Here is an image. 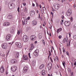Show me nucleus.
Returning <instances> with one entry per match:
<instances>
[{"label": "nucleus", "mask_w": 76, "mask_h": 76, "mask_svg": "<svg viewBox=\"0 0 76 76\" xmlns=\"http://www.w3.org/2000/svg\"><path fill=\"white\" fill-rule=\"evenodd\" d=\"M32 6H33V7H35V4L34 3H33Z\"/></svg>", "instance_id": "54"}, {"label": "nucleus", "mask_w": 76, "mask_h": 76, "mask_svg": "<svg viewBox=\"0 0 76 76\" xmlns=\"http://www.w3.org/2000/svg\"><path fill=\"white\" fill-rule=\"evenodd\" d=\"M4 68H3V66H2L0 69V72L1 73H3L4 72Z\"/></svg>", "instance_id": "15"}, {"label": "nucleus", "mask_w": 76, "mask_h": 76, "mask_svg": "<svg viewBox=\"0 0 76 76\" xmlns=\"http://www.w3.org/2000/svg\"><path fill=\"white\" fill-rule=\"evenodd\" d=\"M42 43H43V44L45 45V42H44V39H42Z\"/></svg>", "instance_id": "32"}, {"label": "nucleus", "mask_w": 76, "mask_h": 76, "mask_svg": "<svg viewBox=\"0 0 76 76\" xmlns=\"http://www.w3.org/2000/svg\"><path fill=\"white\" fill-rule=\"evenodd\" d=\"M30 53H28V56H29V58H31V56L30 55Z\"/></svg>", "instance_id": "45"}, {"label": "nucleus", "mask_w": 76, "mask_h": 76, "mask_svg": "<svg viewBox=\"0 0 76 76\" xmlns=\"http://www.w3.org/2000/svg\"><path fill=\"white\" fill-rule=\"evenodd\" d=\"M8 6L10 9H12L15 8V4L13 3L10 4V3L9 2L8 4Z\"/></svg>", "instance_id": "1"}, {"label": "nucleus", "mask_w": 76, "mask_h": 76, "mask_svg": "<svg viewBox=\"0 0 76 76\" xmlns=\"http://www.w3.org/2000/svg\"><path fill=\"white\" fill-rule=\"evenodd\" d=\"M39 6L40 7V9H41V5L40 4L39 5Z\"/></svg>", "instance_id": "55"}, {"label": "nucleus", "mask_w": 76, "mask_h": 76, "mask_svg": "<svg viewBox=\"0 0 76 76\" xmlns=\"http://www.w3.org/2000/svg\"><path fill=\"white\" fill-rule=\"evenodd\" d=\"M73 27L74 28L76 29V24H75V25L73 26Z\"/></svg>", "instance_id": "36"}, {"label": "nucleus", "mask_w": 76, "mask_h": 76, "mask_svg": "<svg viewBox=\"0 0 76 76\" xmlns=\"http://www.w3.org/2000/svg\"><path fill=\"white\" fill-rule=\"evenodd\" d=\"M38 53H39V50H36L35 51V52L34 53V54L35 56H36V57H37L38 56Z\"/></svg>", "instance_id": "10"}, {"label": "nucleus", "mask_w": 76, "mask_h": 76, "mask_svg": "<svg viewBox=\"0 0 76 76\" xmlns=\"http://www.w3.org/2000/svg\"><path fill=\"white\" fill-rule=\"evenodd\" d=\"M18 12H20V10H19V7H18Z\"/></svg>", "instance_id": "43"}, {"label": "nucleus", "mask_w": 76, "mask_h": 76, "mask_svg": "<svg viewBox=\"0 0 76 76\" xmlns=\"http://www.w3.org/2000/svg\"><path fill=\"white\" fill-rule=\"evenodd\" d=\"M11 37L12 36L11 35V34H8L6 37L7 41H9Z\"/></svg>", "instance_id": "4"}, {"label": "nucleus", "mask_w": 76, "mask_h": 76, "mask_svg": "<svg viewBox=\"0 0 76 76\" xmlns=\"http://www.w3.org/2000/svg\"><path fill=\"white\" fill-rule=\"evenodd\" d=\"M17 34H18V35H19V34H20V32L19 31H18Z\"/></svg>", "instance_id": "42"}, {"label": "nucleus", "mask_w": 76, "mask_h": 76, "mask_svg": "<svg viewBox=\"0 0 76 76\" xmlns=\"http://www.w3.org/2000/svg\"><path fill=\"white\" fill-rule=\"evenodd\" d=\"M49 56H51V52H50V51H49Z\"/></svg>", "instance_id": "48"}, {"label": "nucleus", "mask_w": 76, "mask_h": 76, "mask_svg": "<svg viewBox=\"0 0 76 76\" xmlns=\"http://www.w3.org/2000/svg\"><path fill=\"white\" fill-rule=\"evenodd\" d=\"M5 29H6V31H8V28H6Z\"/></svg>", "instance_id": "61"}, {"label": "nucleus", "mask_w": 76, "mask_h": 76, "mask_svg": "<svg viewBox=\"0 0 76 76\" xmlns=\"http://www.w3.org/2000/svg\"><path fill=\"white\" fill-rule=\"evenodd\" d=\"M39 19H41L42 20V18H40V15H39Z\"/></svg>", "instance_id": "51"}, {"label": "nucleus", "mask_w": 76, "mask_h": 76, "mask_svg": "<svg viewBox=\"0 0 76 76\" xmlns=\"http://www.w3.org/2000/svg\"><path fill=\"white\" fill-rule=\"evenodd\" d=\"M73 38L74 39H76V35H74L73 36Z\"/></svg>", "instance_id": "35"}, {"label": "nucleus", "mask_w": 76, "mask_h": 76, "mask_svg": "<svg viewBox=\"0 0 76 76\" xmlns=\"http://www.w3.org/2000/svg\"><path fill=\"white\" fill-rule=\"evenodd\" d=\"M53 6L55 7V8H56V9L58 10V8L60 7V5L58 4H53Z\"/></svg>", "instance_id": "9"}, {"label": "nucleus", "mask_w": 76, "mask_h": 76, "mask_svg": "<svg viewBox=\"0 0 76 76\" xmlns=\"http://www.w3.org/2000/svg\"><path fill=\"white\" fill-rule=\"evenodd\" d=\"M61 31H62V28H60L58 29V30H57L56 32L57 34H58V33H59L60 32H61Z\"/></svg>", "instance_id": "23"}, {"label": "nucleus", "mask_w": 76, "mask_h": 76, "mask_svg": "<svg viewBox=\"0 0 76 76\" xmlns=\"http://www.w3.org/2000/svg\"><path fill=\"white\" fill-rule=\"evenodd\" d=\"M54 61H55V60H58V58H55V59H54Z\"/></svg>", "instance_id": "40"}, {"label": "nucleus", "mask_w": 76, "mask_h": 76, "mask_svg": "<svg viewBox=\"0 0 76 76\" xmlns=\"http://www.w3.org/2000/svg\"><path fill=\"white\" fill-rule=\"evenodd\" d=\"M52 11H53V12L54 11H55V10H54V9H53V8H52Z\"/></svg>", "instance_id": "59"}, {"label": "nucleus", "mask_w": 76, "mask_h": 76, "mask_svg": "<svg viewBox=\"0 0 76 76\" xmlns=\"http://www.w3.org/2000/svg\"><path fill=\"white\" fill-rule=\"evenodd\" d=\"M34 45H33V44H31V47L30 48L29 50V52L30 53H31V51H32V50L34 49Z\"/></svg>", "instance_id": "13"}, {"label": "nucleus", "mask_w": 76, "mask_h": 76, "mask_svg": "<svg viewBox=\"0 0 76 76\" xmlns=\"http://www.w3.org/2000/svg\"><path fill=\"white\" fill-rule=\"evenodd\" d=\"M28 70V68H27V67L25 66L24 67V68L23 69V73H26L27 72Z\"/></svg>", "instance_id": "14"}, {"label": "nucleus", "mask_w": 76, "mask_h": 76, "mask_svg": "<svg viewBox=\"0 0 76 76\" xmlns=\"http://www.w3.org/2000/svg\"><path fill=\"white\" fill-rule=\"evenodd\" d=\"M7 18L9 19H13V18L12 15H9L8 16Z\"/></svg>", "instance_id": "21"}, {"label": "nucleus", "mask_w": 76, "mask_h": 76, "mask_svg": "<svg viewBox=\"0 0 76 76\" xmlns=\"http://www.w3.org/2000/svg\"><path fill=\"white\" fill-rule=\"evenodd\" d=\"M58 38H59V39L61 38V35L59 36L58 37Z\"/></svg>", "instance_id": "46"}, {"label": "nucleus", "mask_w": 76, "mask_h": 76, "mask_svg": "<svg viewBox=\"0 0 76 76\" xmlns=\"http://www.w3.org/2000/svg\"><path fill=\"white\" fill-rule=\"evenodd\" d=\"M36 6H37V7H38L39 6H38V3H36Z\"/></svg>", "instance_id": "50"}, {"label": "nucleus", "mask_w": 76, "mask_h": 76, "mask_svg": "<svg viewBox=\"0 0 76 76\" xmlns=\"http://www.w3.org/2000/svg\"><path fill=\"white\" fill-rule=\"evenodd\" d=\"M43 10H46V8H45V7H43Z\"/></svg>", "instance_id": "37"}, {"label": "nucleus", "mask_w": 76, "mask_h": 76, "mask_svg": "<svg viewBox=\"0 0 76 76\" xmlns=\"http://www.w3.org/2000/svg\"><path fill=\"white\" fill-rule=\"evenodd\" d=\"M63 53H64L65 52V49L63 48Z\"/></svg>", "instance_id": "38"}, {"label": "nucleus", "mask_w": 76, "mask_h": 76, "mask_svg": "<svg viewBox=\"0 0 76 76\" xmlns=\"http://www.w3.org/2000/svg\"><path fill=\"white\" fill-rule=\"evenodd\" d=\"M12 2H13V1H15V0H11Z\"/></svg>", "instance_id": "60"}, {"label": "nucleus", "mask_w": 76, "mask_h": 76, "mask_svg": "<svg viewBox=\"0 0 76 76\" xmlns=\"http://www.w3.org/2000/svg\"><path fill=\"white\" fill-rule=\"evenodd\" d=\"M37 23V22L36 21L33 20L32 21V25H36Z\"/></svg>", "instance_id": "16"}, {"label": "nucleus", "mask_w": 76, "mask_h": 76, "mask_svg": "<svg viewBox=\"0 0 76 76\" xmlns=\"http://www.w3.org/2000/svg\"><path fill=\"white\" fill-rule=\"evenodd\" d=\"M48 66L51 67H52V63H50L48 64Z\"/></svg>", "instance_id": "29"}, {"label": "nucleus", "mask_w": 76, "mask_h": 76, "mask_svg": "<svg viewBox=\"0 0 76 76\" xmlns=\"http://www.w3.org/2000/svg\"><path fill=\"white\" fill-rule=\"evenodd\" d=\"M64 25L66 26H69L70 25V22L69 21H66L64 22Z\"/></svg>", "instance_id": "6"}, {"label": "nucleus", "mask_w": 76, "mask_h": 76, "mask_svg": "<svg viewBox=\"0 0 76 76\" xmlns=\"http://www.w3.org/2000/svg\"><path fill=\"white\" fill-rule=\"evenodd\" d=\"M23 6H26V3H23Z\"/></svg>", "instance_id": "49"}, {"label": "nucleus", "mask_w": 76, "mask_h": 76, "mask_svg": "<svg viewBox=\"0 0 76 76\" xmlns=\"http://www.w3.org/2000/svg\"><path fill=\"white\" fill-rule=\"evenodd\" d=\"M3 25L4 26H9L10 25V23L6 22L4 23Z\"/></svg>", "instance_id": "17"}, {"label": "nucleus", "mask_w": 76, "mask_h": 76, "mask_svg": "<svg viewBox=\"0 0 76 76\" xmlns=\"http://www.w3.org/2000/svg\"><path fill=\"white\" fill-rule=\"evenodd\" d=\"M71 12L72 10L71 9H69L66 13V15H67V16H70L71 14Z\"/></svg>", "instance_id": "8"}, {"label": "nucleus", "mask_w": 76, "mask_h": 76, "mask_svg": "<svg viewBox=\"0 0 76 76\" xmlns=\"http://www.w3.org/2000/svg\"><path fill=\"white\" fill-rule=\"evenodd\" d=\"M15 45L17 46L18 48H22V44L20 43L16 42L15 43Z\"/></svg>", "instance_id": "11"}, {"label": "nucleus", "mask_w": 76, "mask_h": 76, "mask_svg": "<svg viewBox=\"0 0 76 76\" xmlns=\"http://www.w3.org/2000/svg\"><path fill=\"white\" fill-rule=\"evenodd\" d=\"M74 65H76V63H75L74 64Z\"/></svg>", "instance_id": "64"}, {"label": "nucleus", "mask_w": 76, "mask_h": 76, "mask_svg": "<svg viewBox=\"0 0 76 76\" xmlns=\"http://www.w3.org/2000/svg\"><path fill=\"white\" fill-rule=\"evenodd\" d=\"M44 65L43 64H42L40 66H39V69H42V68H43V67H44Z\"/></svg>", "instance_id": "30"}, {"label": "nucleus", "mask_w": 76, "mask_h": 76, "mask_svg": "<svg viewBox=\"0 0 76 76\" xmlns=\"http://www.w3.org/2000/svg\"><path fill=\"white\" fill-rule=\"evenodd\" d=\"M23 59L25 61H27V60H28V58L27 56L25 55V57H24L23 58Z\"/></svg>", "instance_id": "18"}, {"label": "nucleus", "mask_w": 76, "mask_h": 76, "mask_svg": "<svg viewBox=\"0 0 76 76\" xmlns=\"http://www.w3.org/2000/svg\"><path fill=\"white\" fill-rule=\"evenodd\" d=\"M35 44H37V41H36L34 42Z\"/></svg>", "instance_id": "58"}, {"label": "nucleus", "mask_w": 76, "mask_h": 76, "mask_svg": "<svg viewBox=\"0 0 76 76\" xmlns=\"http://www.w3.org/2000/svg\"><path fill=\"white\" fill-rule=\"evenodd\" d=\"M27 19H28V20H29V19H30V17H28Z\"/></svg>", "instance_id": "56"}, {"label": "nucleus", "mask_w": 76, "mask_h": 76, "mask_svg": "<svg viewBox=\"0 0 76 76\" xmlns=\"http://www.w3.org/2000/svg\"><path fill=\"white\" fill-rule=\"evenodd\" d=\"M69 46H70V42L71 41V40H69Z\"/></svg>", "instance_id": "34"}, {"label": "nucleus", "mask_w": 76, "mask_h": 76, "mask_svg": "<svg viewBox=\"0 0 76 76\" xmlns=\"http://www.w3.org/2000/svg\"><path fill=\"white\" fill-rule=\"evenodd\" d=\"M66 53L67 54V55L69 56V53L68 52H66Z\"/></svg>", "instance_id": "53"}, {"label": "nucleus", "mask_w": 76, "mask_h": 76, "mask_svg": "<svg viewBox=\"0 0 76 76\" xmlns=\"http://www.w3.org/2000/svg\"><path fill=\"white\" fill-rule=\"evenodd\" d=\"M24 11H26V12L27 11V9H26V7H25V9H24Z\"/></svg>", "instance_id": "39"}, {"label": "nucleus", "mask_w": 76, "mask_h": 76, "mask_svg": "<svg viewBox=\"0 0 76 76\" xmlns=\"http://www.w3.org/2000/svg\"><path fill=\"white\" fill-rule=\"evenodd\" d=\"M45 70H42V76H44V75H45Z\"/></svg>", "instance_id": "24"}, {"label": "nucleus", "mask_w": 76, "mask_h": 76, "mask_svg": "<svg viewBox=\"0 0 76 76\" xmlns=\"http://www.w3.org/2000/svg\"><path fill=\"white\" fill-rule=\"evenodd\" d=\"M0 56L3 57L4 56V54H3V53L1 52H0Z\"/></svg>", "instance_id": "27"}, {"label": "nucleus", "mask_w": 76, "mask_h": 76, "mask_svg": "<svg viewBox=\"0 0 76 76\" xmlns=\"http://www.w3.org/2000/svg\"><path fill=\"white\" fill-rule=\"evenodd\" d=\"M8 73H7V71H6V75H7Z\"/></svg>", "instance_id": "63"}, {"label": "nucleus", "mask_w": 76, "mask_h": 76, "mask_svg": "<svg viewBox=\"0 0 76 76\" xmlns=\"http://www.w3.org/2000/svg\"><path fill=\"white\" fill-rule=\"evenodd\" d=\"M64 63H65V62H62L63 65V66H64Z\"/></svg>", "instance_id": "44"}, {"label": "nucleus", "mask_w": 76, "mask_h": 76, "mask_svg": "<svg viewBox=\"0 0 76 76\" xmlns=\"http://www.w3.org/2000/svg\"><path fill=\"white\" fill-rule=\"evenodd\" d=\"M51 15H52V16H53V12H51Z\"/></svg>", "instance_id": "57"}, {"label": "nucleus", "mask_w": 76, "mask_h": 76, "mask_svg": "<svg viewBox=\"0 0 76 76\" xmlns=\"http://www.w3.org/2000/svg\"><path fill=\"white\" fill-rule=\"evenodd\" d=\"M64 18V16H63V15L61 16V18L62 19H63V18Z\"/></svg>", "instance_id": "52"}, {"label": "nucleus", "mask_w": 76, "mask_h": 76, "mask_svg": "<svg viewBox=\"0 0 76 76\" xmlns=\"http://www.w3.org/2000/svg\"><path fill=\"white\" fill-rule=\"evenodd\" d=\"M67 39H68V38H65L63 40V42L64 43H65L66 41V42H67Z\"/></svg>", "instance_id": "26"}, {"label": "nucleus", "mask_w": 76, "mask_h": 76, "mask_svg": "<svg viewBox=\"0 0 76 76\" xmlns=\"http://www.w3.org/2000/svg\"><path fill=\"white\" fill-rule=\"evenodd\" d=\"M29 13L31 17H34V16H35V12L34 11H31L29 12Z\"/></svg>", "instance_id": "5"}, {"label": "nucleus", "mask_w": 76, "mask_h": 76, "mask_svg": "<svg viewBox=\"0 0 76 76\" xmlns=\"http://www.w3.org/2000/svg\"><path fill=\"white\" fill-rule=\"evenodd\" d=\"M2 47L3 49H6L7 47V45L6 43H4L2 44Z\"/></svg>", "instance_id": "7"}, {"label": "nucleus", "mask_w": 76, "mask_h": 76, "mask_svg": "<svg viewBox=\"0 0 76 76\" xmlns=\"http://www.w3.org/2000/svg\"><path fill=\"white\" fill-rule=\"evenodd\" d=\"M36 64V61L35 60H33L31 63L32 66H35V65Z\"/></svg>", "instance_id": "19"}, {"label": "nucleus", "mask_w": 76, "mask_h": 76, "mask_svg": "<svg viewBox=\"0 0 76 76\" xmlns=\"http://www.w3.org/2000/svg\"><path fill=\"white\" fill-rule=\"evenodd\" d=\"M73 18L71 17V22H72V21H73Z\"/></svg>", "instance_id": "47"}, {"label": "nucleus", "mask_w": 76, "mask_h": 76, "mask_svg": "<svg viewBox=\"0 0 76 76\" xmlns=\"http://www.w3.org/2000/svg\"><path fill=\"white\" fill-rule=\"evenodd\" d=\"M16 60L15 59H14L12 60L11 61V63L12 64H13L14 63H16Z\"/></svg>", "instance_id": "20"}, {"label": "nucleus", "mask_w": 76, "mask_h": 76, "mask_svg": "<svg viewBox=\"0 0 76 76\" xmlns=\"http://www.w3.org/2000/svg\"><path fill=\"white\" fill-rule=\"evenodd\" d=\"M11 70L12 72H15L17 70V67L15 66H13L11 68Z\"/></svg>", "instance_id": "3"}, {"label": "nucleus", "mask_w": 76, "mask_h": 76, "mask_svg": "<svg viewBox=\"0 0 76 76\" xmlns=\"http://www.w3.org/2000/svg\"><path fill=\"white\" fill-rule=\"evenodd\" d=\"M76 7V3H75V4H74V7Z\"/></svg>", "instance_id": "41"}, {"label": "nucleus", "mask_w": 76, "mask_h": 76, "mask_svg": "<svg viewBox=\"0 0 76 76\" xmlns=\"http://www.w3.org/2000/svg\"><path fill=\"white\" fill-rule=\"evenodd\" d=\"M30 38L31 41H35L36 39V36L34 35L31 36L30 37Z\"/></svg>", "instance_id": "12"}, {"label": "nucleus", "mask_w": 76, "mask_h": 76, "mask_svg": "<svg viewBox=\"0 0 76 76\" xmlns=\"http://www.w3.org/2000/svg\"><path fill=\"white\" fill-rule=\"evenodd\" d=\"M51 67H51L50 66H48V70H50V69H51Z\"/></svg>", "instance_id": "33"}, {"label": "nucleus", "mask_w": 76, "mask_h": 76, "mask_svg": "<svg viewBox=\"0 0 76 76\" xmlns=\"http://www.w3.org/2000/svg\"><path fill=\"white\" fill-rule=\"evenodd\" d=\"M19 53H16L15 55V57L16 58H18L19 57Z\"/></svg>", "instance_id": "25"}, {"label": "nucleus", "mask_w": 76, "mask_h": 76, "mask_svg": "<svg viewBox=\"0 0 76 76\" xmlns=\"http://www.w3.org/2000/svg\"><path fill=\"white\" fill-rule=\"evenodd\" d=\"M23 40L24 42H27L28 41V38L26 35H24L23 37Z\"/></svg>", "instance_id": "2"}, {"label": "nucleus", "mask_w": 76, "mask_h": 76, "mask_svg": "<svg viewBox=\"0 0 76 76\" xmlns=\"http://www.w3.org/2000/svg\"><path fill=\"white\" fill-rule=\"evenodd\" d=\"M39 36V39H41L42 38V33H39L38 34Z\"/></svg>", "instance_id": "22"}, {"label": "nucleus", "mask_w": 76, "mask_h": 76, "mask_svg": "<svg viewBox=\"0 0 76 76\" xmlns=\"http://www.w3.org/2000/svg\"><path fill=\"white\" fill-rule=\"evenodd\" d=\"M10 32L12 34H13V33L14 32V30L13 29H12V31H11Z\"/></svg>", "instance_id": "31"}, {"label": "nucleus", "mask_w": 76, "mask_h": 76, "mask_svg": "<svg viewBox=\"0 0 76 76\" xmlns=\"http://www.w3.org/2000/svg\"><path fill=\"white\" fill-rule=\"evenodd\" d=\"M27 21H27V20H25L24 21V22H23V21L22 23H23V25H24V24H25V25H26V24H27Z\"/></svg>", "instance_id": "28"}, {"label": "nucleus", "mask_w": 76, "mask_h": 76, "mask_svg": "<svg viewBox=\"0 0 76 76\" xmlns=\"http://www.w3.org/2000/svg\"><path fill=\"white\" fill-rule=\"evenodd\" d=\"M37 13H38V10H37Z\"/></svg>", "instance_id": "62"}]
</instances>
